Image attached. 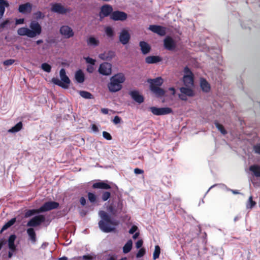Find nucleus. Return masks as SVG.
Here are the masks:
<instances>
[{
	"label": "nucleus",
	"instance_id": "obj_39",
	"mask_svg": "<svg viewBox=\"0 0 260 260\" xmlns=\"http://www.w3.org/2000/svg\"><path fill=\"white\" fill-rule=\"evenodd\" d=\"M41 68L43 71L49 73L51 71L52 67L49 63L44 62L41 64Z\"/></svg>",
	"mask_w": 260,
	"mask_h": 260
},
{
	"label": "nucleus",
	"instance_id": "obj_32",
	"mask_svg": "<svg viewBox=\"0 0 260 260\" xmlns=\"http://www.w3.org/2000/svg\"><path fill=\"white\" fill-rule=\"evenodd\" d=\"M249 171H251L253 175L257 177H260V165H253L249 167Z\"/></svg>",
	"mask_w": 260,
	"mask_h": 260
},
{
	"label": "nucleus",
	"instance_id": "obj_62",
	"mask_svg": "<svg viewBox=\"0 0 260 260\" xmlns=\"http://www.w3.org/2000/svg\"><path fill=\"white\" fill-rule=\"evenodd\" d=\"M9 251L14 253L17 251V245L8 246Z\"/></svg>",
	"mask_w": 260,
	"mask_h": 260
},
{
	"label": "nucleus",
	"instance_id": "obj_14",
	"mask_svg": "<svg viewBox=\"0 0 260 260\" xmlns=\"http://www.w3.org/2000/svg\"><path fill=\"white\" fill-rule=\"evenodd\" d=\"M127 18V14L125 12L119 10H115L113 11L110 19L114 21H123Z\"/></svg>",
	"mask_w": 260,
	"mask_h": 260
},
{
	"label": "nucleus",
	"instance_id": "obj_3",
	"mask_svg": "<svg viewBox=\"0 0 260 260\" xmlns=\"http://www.w3.org/2000/svg\"><path fill=\"white\" fill-rule=\"evenodd\" d=\"M42 31L41 24L37 21L32 20L29 24V28L24 26L19 28L17 32L20 36H26L29 38H34L40 36Z\"/></svg>",
	"mask_w": 260,
	"mask_h": 260
},
{
	"label": "nucleus",
	"instance_id": "obj_26",
	"mask_svg": "<svg viewBox=\"0 0 260 260\" xmlns=\"http://www.w3.org/2000/svg\"><path fill=\"white\" fill-rule=\"evenodd\" d=\"M181 93L186 95L189 97H192L194 95V92L193 90L189 87H181L179 88Z\"/></svg>",
	"mask_w": 260,
	"mask_h": 260
},
{
	"label": "nucleus",
	"instance_id": "obj_16",
	"mask_svg": "<svg viewBox=\"0 0 260 260\" xmlns=\"http://www.w3.org/2000/svg\"><path fill=\"white\" fill-rule=\"evenodd\" d=\"M128 94L134 101L139 104L143 103L144 101L143 95L138 90L134 89L131 90L129 91Z\"/></svg>",
	"mask_w": 260,
	"mask_h": 260
},
{
	"label": "nucleus",
	"instance_id": "obj_43",
	"mask_svg": "<svg viewBox=\"0 0 260 260\" xmlns=\"http://www.w3.org/2000/svg\"><path fill=\"white\" fill-rule=\"evenodd\" d=\"M214 124L216 127L222 134L225 135L227 134V131L222 124H220L217 121H215Z\"/></svg>",
	"mask_w": 260,
	"mask_h": 260
},
{
	"label": "nucleus",
	"instance_id": "obj_18",
	"mask_svg": "<svg viewBox=\"0 0 260 260\" xmlns=\"http://www.w3.org/2000/svg\"><path fill=\"white\" fill-rule=\"evenodd\" d=\"M32 9V5L27 2L19 5L18 10L21 14H28L31 13Z\"/></svg>",
	"mask_w": 260,
	"mask_h": 260
},
{
	"label": "nucleus",
	"instance_id": "obj_48",
	"mask_svg": "<svg viewBox=\"0 0 260 260\" xmlns=\"http://www.w3.org/2000/svg\"><path fill=\"white\" fill-rule=\"evenodd\" d=\"M146 253L145 249L144 248H140L136 253L137 258H141L143 257Z\"/></svg>",
	"mask_w": 260,
	"mask_h": 260
},
{
	"label": "nucleus",
	"instance_id": "obj_40",
	"mask_svg": "<svg viewBox=\"0 0 260 260\" xmlns=\"http://www.w3.org/2000/svg\"><path fill=\"white\" fill-rule=\"evenodd\" d=\"M215 186H219L221 189H225L227 191H228V189L230 188H229L225 184L223 183H220V184H215L213 185H212L207 191L206 192L205 196L208 193V192L210 191V189L214 188Z\"/></svg>",
	"mask_w": 260,
	"mask_h": 260
},
{
	"label": "nucleus",
	"instance_id": "obj_22",
	"mask_svg": "<svg viewBox=\"0 0 260 260\" xmlns=\"http://www.w3.org/2000/svg\"><path fill=\"white\" fill-rule=\"evenodd\" d=\"M139 46L140 47L141 52L143 55L148 54L151 51V46L145 41H140L139 42Z\"/></svg>",
	"mask_w": 260,
	"mask_h": 260
},
{
	"label": "nucleus",
	"instance_id": "obj_10",
	"mask_svg": "<svg viewBox=\"0 0 260 260\" xmlns=\"http://www.w3.org/2000/svg\"><path fill=\"white\" fill-rule=\"evenodd\" d=\"M164 47L169 51H175L177 48V41L172 37L167 36L164 40Z\"/></svg>",
	"mask_w": 260,
	"mask_h": 260
},
{
	"label": "nucleus",
	"instance_id": "obj_31",
	"mask_svg": "<svg viewBox=\"0 0 260 260\" xmlns=\"http://www.w3.org/2000/svg\"><path fill=\"white\" fill-rule=\"evenodd\" d=\"M23 127V123L22 121L17 122L15 125L10 128L8 132V133L15 134L19 132Z\"/></svg>",
	"mask_w": 260,
	"mask_h": 260
},
{
	"label": "nucleus",
	"instance_id": "obj_59",
	"mask_svg": "<svg viewBox=\"0 0 260 260\" xmlns=\"http://www.w3.org/2000/svg\"><path fill=\"white\" fill-rule=\"evenodd\" d=\"M107 53L106 52L103 53H101L99 55V57L102 60H108L107 59Z\"/></svg>",
	"mask_w": 260,
	"mask_h": 260
},
{
	"label": "nucleus",
	"instance_id": "obj_44",
	"mask_svg": "<svg viewBox=\"0 0 260 260\" xmlns=\"http://www.w3.org/2000/svg\"><path fill=\"white\" fill-rule=\"evenodd\" d=\"M255 205L256 203L253 200L252 196H250L246 205L247 208L252 209Z\"/></svg>",
	"mask_w": 260,
	"mask_h": 260
},
{
	"label": "nucleus",
	"instance_id": "obj_12",
	"mask_svg": "<svg viewBox=\"0 0 260 260\" xmlns=\"http://www.w3.org/2000/svg\"><path fill=\"white\" fill-rule=\"evenodd\" d=\"M112 64L108 62H104L100 64L99 73L103 76H109L112 73Z\"/></svg>",
	"mask_w": 260,
	"mask_h": 260
},
{
	"label": "nucleus",
	"instance_id": "obj_20",
	"mask_svg": "<svg viewBox=\"0 0 260 260\" xmlns=\"http://www.w3.org/2000/svg\"><path fill=\"white\" fill-rule=\"evenodd\" d=\"M74 79L77 83H83L85 80V75L83 71L81 69H78L75 72Z\"/></svg>",
	"mask_w": 260,
	"mask_h": 260
},
{
	"label": "nucleus",
	"instance_id": "obj_41",
	"mask_svg": "<svg viewBox=\"0 0 260 260\" xmlns=\"http://www.w3.org/2000/svg\"><path fill=\"white\" fill-rule=\"evenodd\" d=\"M34 18L36 20V21H38L40 19H43L45 17V15L44 13H42L40 11H38L34 13Z\"/></svg>",
	"mask_w": 260,
	"mask_h": 260
},
{
	"label": "nucleus",
	"instance_id": "obj_53",
	"mask_svg": "<svg viewBox=\"0 0 260 260\" xmlns=\"http://www.w3.org/2000/svg\"><path fill=\"white\" fill-rule=\"evenodd\" d=\"M121 118L119 116L116 115L114 116L113 119V122L115 124H117L121 122Z\"/></svg>",
	"mask_w": 260,
	"mask_h": 260
},
{
	"label": "nucleus",
	"instance_id": "obj_50",
	"mask_svg": "<svg viewBox=\"0 0 260 260\" xmlns=\"http://www.w3.org/2000/svg\"><path fill=\"white\" fill-rule=\"evenodd\" d=\"M103 137L107 140H111L112 139V137L111 134L106 131L103 132Z\"/></svg>",
	"mask_w": 260,
	"mask_h": 260
},
{
	"label": "nucleus",
	"instance_id": "obj_28",
	"mask_svg": "<svg viewBox=\"0 0 260 260\" xmlns=\"http://www.w3.org/2000/svg\"><path fill=\"white\" fill-rule=\"evenodd\" d=\"M9 7V3L7 0H0V19L2 18L5 12L6 8Z\"/></svg>",
	"mask_w": 260,
	"mask_h": 260
},
{
	"label": "nucleus",
	"instance_id": "obj_51",
	"mask_svg": "<svg viewBox=\"0 0 260 260\" xmlns=\"http://www.w3.org/2000/svg\"><path fill=\"white\" fill-rule=\"evenodd\" d=\"M138 226L137 225L134 224L131 226L130 229L129 230L128 233L130 234H134L136 232H138Z\"/></svg>",
	"mask_w": 260,
	"mask_h": 260
},
{
	"label": "nucleus",
	"instance_id": "obj_5",
	"mask_svg": "<svg viewBox=\"0 0 260 260\" xmlns=\"http://www.w3.org/2000/svg\"><path fill=\"white\" fill-rule=\"evenodd\" d=\"M59 80L57 78L53 77L51 79V82L63 89H68L71 83V81L66 73L65 69L61 68L59 71Z\"/></svg>",
	"mask_w": 260,
	"mask_h": 260
},
{
	"label": "nucleus",
	"instance_id": "obj_42",
	"mask_svg": "<svg viewBox=\"0 0 260 260\" xmlns=\"http://www.w3.org/2000/svg\"><path fill=\"white\" fill-rule=\"evenodd\" d=\"M160 253V248L159 245H157L155 246V249L153 253V259L156 260L159 258Z\"/></svg>",
	"mask_w": 260,
	"mask_h": 260
},
{
	"label": "nucleus",
	"instance_id": "obj_8",
	"mask_svg": "<svg viewBox=\"0 0 260 260\" xmlns=\"http://www.w3.org/2000/svg\"><path fill=\"white\" fill-rule=\"evenodd\" d=\"M59 207V204L58 202L50 200L45 202L39 208V210L41 213H44L53 209H58Z\"/></svg>",
	"mask_w": 260,
	"mask_h": 260
},
{
	"label": "nucleus",
	"instance_id": "obj_25",
	"mask_svg": "<svg viewBox=\"0 0 260 260\" xmlns=\"http://www.w3.org/2000/svg\"><path fill=\"white\" fill-rule=\"evenodd\" d=\"M86 42L88 46L93 47H96L100 44L99 39L92 36H90L87 38Z\"/></svg>",
	"mask_w": 260,
	"mask_h": 260
},
{
	"label": "nucleus",
	"instance_id": "obj_46",
	"mask_svg": "<svg viewBox=\"0 0 260 260\" xmlns=\"http://www.w3.org/2000/svg\"><path fill=\"white\" fill-rule=\"evenodd\" d=\"M84 59L86 62L88 64V65L94 66L95 64V59H93L92 58L89 56L84 57Z\"/></svg>",
	"mask_w": 260,
	"mask_h": 260
},
{
	"label": "nucleus",
	"instance_id": "obj_27",
	"mask_svg": "<svg viewBox=\"0 0 260 260\" xmlns=\"http://www.w3.org/2000/svg\"><path fill=\"white\" fill-rule=\"evenodd\" d=\"M26 233L29 239L32 243H35L37 241L36 233L35 230L32 228H29L26 230Z\"/></svg>",
	"mask_w": 260,
	"mask_h": 260
},
{
	"label": "nucleus",
	"instance_id": "obj_34",
	"mask_svg": "<svg viewBox=\"0 0 260 260\" xmlns=\"http://www.w3.org/2000/svg\"><path fill=\"white\" fill-rule=\"evenodd\" d=\"M87 197L89 202L92 204H95L98 202V196L94 192H88Z\"/></svg>",
	"mask_w": 260,
	"mask_h": 260
},
{
	"label": "nucleus",
	"instance_id": "obj_64",
	"mask_svg": "<svg viewBox=\"0 0 260 260\" xmlns=\"http://www.w3.org/2000/svg\"><path fill=\"white\" fill-rule=\"evenodd\" d=\"M7 243V240L4 238H1L0 239V250L2 249L3 247Z\"/></svg>",
	"mask_w": 260,
	"mask_h": 260
},
{
	"label": "nucleus",
	"instance_id": "obj_6",
	"mask_svg": "<svg viewBox=\"0 0 260 260\" xmlns=\"http://www.w3.org/2000/svg\"><path fill=\"white\" fill-rule=\"evenodd\" d=\"M45 221V216L42 214H38L33 216L26 223V226L29 228H36L41 225Z\"/></svg>",
	"mask_w": 260,
	"mask_h": 260
},
{
	"label": "nucleus",
	"instance_id": "obj_56",
	"mask_svg": "<svg viewBox=\"0 0 260 260\" xmlns=\"http://www.w3.org/2000/svg\"><path fill=\"white\" fill-rule=\"evenodd\" d=\"M253 150L255 153L260 155V144H257L254 146Z\"/></svg>",
	"mask_w": 260,
	"mask_h": 260
},
{
	"label": "nucleus",
	"instance_id": "obj_4",
	"mask_svg": "<svg viewBox=\"0 0 260 260\" xmlns=\"http://www.w3.org/2000/svg\"><path fill=\"white\" fill-rule=\"evenodd\" d=\"M125 80V78L122 73H119L113 75L110 78V82L107 84L109 91L111 93L120 91L122 88V84Z\"/></svg>",
	"mask_w": 260,
	"mask_h": 260
},
{
	"label": "nucleus",
	"instance_id": "obj_52",
	"mask_svg": "<svg viewBox=\"0 0 260 260\" xmlns=\"http://www.w3.org/2000/svg\"><path fill=\"white\" fill-rule=\"evenodd\" d=\"M90 127L92 131L94 133H96L99 131V126L95 124H91Z\"/></svg>",
	"mask_w": 260,
	"mask_h": 260
},
{
	"label": "nucleus",
	"instance_id": "obj_15",
	"mask_svg": "<svg viewBox=\"0 0 260 260\" xmlns=\"http://www.w3.org/2000/svg\"><path fill=\"white\" fill-rule=\"evenodd\" d=\"M148 29L160 36H164L166 34V27L159 25H150Z\"/></svg>",
	"mask_w": 260,
	"mask_h": 260
},
{
	"label": "nucleus",
	"instance_id": "obj_23",
	"mask_svg": "<svg viewBox=\"0 0 260 260\" xmlns=\"http://www.w3.org/2000/svg\"><path fill=\"white\" fill-rule=\"evenodd\" d=\"M145 60L148 64H155L161 62L162 58L158 55H149L145 58Z\"/></svg>",
	"mask_w": 260,
	"mask_h": 260
},
{
	"label": "nucleus",
	"instance_id": "obj_60",
	"mask_svg": "<svg viewBox=\"0 0 260 260\" xmlns=\"http://www.w3.org/2000/svg\"><path fill=\"white\" fill-rule=\"evenodd\" d=\"M79 202H80V204L82 206H85L86 205V202H87L86 199L84 197H82L80 198V199L79 200Z\"/></svg>",
	"mask_w": 260,
	"mask_h": 260
},
{
	"label": "nucleus",
	"instance_id": "obj_17",
	"mask_svg": "<svg viewBox=\"0 0 260 260\" xmlns=\"http://www.w3.org/2000/svg\"><path fill=\"white\" fill-rule=\"evenodd\" d=\"M149 90L153 93L154 96L159 99H161L163 97H166V91L160 87H152V86H149Z\"/></svg>",
	"mask_w": 260,
	"mask_h": 260
},
{
	"label": "nucleus",
	"instance_id": "obj_30",
	"mask_svg": "<svg viewBox=\"0 0 260 260\" xmlns=\"http://www.w3.org/2000/svg\"><path fill=\"white\" fill-rule=\"evenodd\" d=\"M41 212H40L38 209H29V210H26L24 217L25 218L30 217L32 216H35L36 215L38 214H41Z\"/></svg>",
	"mask_w": 260,
	"mask_h": 260
},
{
	"label": "nucleus",
	"instance_id": "obj_24",
	"mask_svg": "<svg viewBox=\"0 0 260 260\" xmlns=\"http://www.w3.org/2000/svg\"><path fill=\"white\" fill-rule=\"evenodd\" d=\"M200 85L203 92L208 93L210 91L211 89L210 85L205 78H201Z\"/></svg>",
	"mask_w": 260,
	"mask_h": 260
},
{
	"label": "nucleus",
	"instance_id": "obj_2",
	"mask_svg": "<svg viewBox=\"0 0 260 260\" xmlns=\"http://www.w3.org/2000/svg\"><path fill=\"white\" fill-rule=\"evenodd\" d=\"M92 187L93 189L108 190V191H103L102 193L101 198L104 202L110 199L112 194L117 195L118 192V188L117 185L112 182H108L107 180H98L92 184Z\"/></svg>",
	"mask_w": 260,
	"mask_h": 260
},
{
	"label": "nucleus",
	"instance_id": "obj_21",
	"mask_svg": "<svg viewBox=\"0 0 260 260\" xmlns=\"http://www.w3.org/2000/svg\"><path fill=\"white\" fill-rule=\"evenodd\" d=\"M147 82L149 84V86L160 87L162 85L164 80L161 77H157L154 79H148Z\"/></svg>",
	"mask_w": 260,
	"mask_h": 260
},
{
	"label": "nucleus",
	"instance_id": "obj_37",
	"mask_svg": "<svg viewBox=\"0 0 260 260\" xmlns=\"http://www.w3.org/2000/svg\"><path fill=\"white\" fill-rule=\"evenodd\" d=\"M105 33L107 37L109 38H112L115 35L114 29L111 26L106 27L105 28Z\"/></svg>",
	"mask_w": 260,
	"mask_h": 260
},
{
	"label": "nucleus",
	"instance_id": "obj_1",
	"mask_svg": "<svg viewBox=\"0 0 260 260\" xmlns=\"http://www.w3.org/2000/svg\"><path fill=\"white\" fill-rule=\"evenodd\" d=\"M110 213L108 214L103 210L99 212V215L101 218L98 224L100 230L106 233L113 232L116 227L118 225L119 221L111 216H116L121 213H125L126 211L123 208V200L118 197L117 200H113L107 208Z\"/></svg>",
	"mask_w": 260,
	"mask_h": 260
},
{
	"label": "nucleus",
	"instance_id": "obj_45",
	"mask_svg": "<svg viewBox=\"0 0 260 260\" xmlns=\"http://www.w3.org/2000/svg\"><path fill=\"white\" fill-rule=\"evenodd\" d=\"M12 21L9 18H7L0 23V28H4L10 25Z\"/></svg>",
	"mask_w": 260,
	"mask_h": 260
},
{
	"label": "nucleus",
	"instance_id": "obj_33",
	"mask_svg": "<svg viewBox=\"0 0 260 260\" xmlns=\"http://www.w3.org/2000/svg\"><path fill=\"white\" fill-rule=\"evenodd\" d=\"M133 247V241L132 239H129L125 243L122 248L123 253L124 254L128 253L131 251Z\"/></svg>",
	"mask_w": 260,
	"mask_h": 260
},
{
	"label": "nucleus",
	"instance_id": "obj_61",
	"mask_svg": "<svg viewBox=\"0 0 260 260\" xmlns=\"http://www.w3.org/2000/svg\"><path fill=\"white\" fill-rule=\"evenodd\" d=\"M187 95L185 94H184L183 93H180L178 94V98L182 101H186L187 100Z\"/></svg>",
	"mask_w": 260,
	"mask_h": 260
},
{
	"label": "nucleus",
	"instance_id": "obj_54",
	"mask_svg": "<svg viewBox=\"0 0 260 260\" xmlns=\"http://www.w3.org/2000/svg\"><path fill=\"white\" fill-rule=\"evenodd\" d=\"M46 42L50 45L55 44L56 43V39L53 37H51L46 39Z\"/></svg>",
	"mask_w": 260,
	"mask_h": 260
},
{
	"label": "nucleus",
	"instance_id": "obj_36",
	"mask_svg": "<svg viewBox=\"0 0 260 260\" xmlns=\"http://www.w3.org/2000/svg\"><path fill=\"white\" fill-rule=\"evenodd\" d=\"M79 95L85 99H92L93 98V95L89 92L85 90H80Z\"/></svg>",
	"mask_w": 260,
	"mask_h": 260
},
{
	"label": "nucleus",
	"instance_id": "obj_49",
	"mask_svg": "<svg viewBox=\"0 0 260 260\" xmlns=\"http://www.w3.org/2000/svg\"><path fill=\"white\" fill-rule=\"evenodd\" d=\"M15 61L14 59H8L4 60L3 63L4 66H9L13 64L15 62Z\"/></svg>",
	"mask_w": 260,
	"mask_h": 260
},
{
	"label": "nucleus",
	"instance_id": "obj_13",
	"mask_svg": "<svg viewBox=\"0 0 260 260\" xmlns=\"http://www.w3.org/2000/svg\"><path fill=\"white\" fill-rule=\"evenodd\" d=\"M59 34L66 39H70L74 36L73 29L69 25H63L60 26Z\"/></svg>",
	"mask_w": 260,
	"mask_h": 260
},
{
	"label": "nucleus",
	"instance_id": "obj_58",
	"mask_svg": "<svg viewBox=\"0 0 260 260\" xmlns=\"http://www.w3.org/2000/svg\"><path fill=\"white\" fill-rule=\"evenodd\" d=\"M94 66L87 65L86 68L87 72L89 73H92L94 70Z\"/></svg>",
	"mask_w": 260,
	"mask_h": 260
},
{
	"label": "nucleus",
	"instance_id": "obj_9",
	"mask_svg": "<svg viewBox=\"0 0 260 260\" xmlns=\"http://www.w3.org/2000/svg\"><path fill=\"white\" fill-rule=\"evenodd\" d=\"M50 6L51 11L58 14L64 15L71 11L70 8L64 7L61 3H53L51 4Z\"/></svg>",
	"mask_w": 260,
	"mask_h": 260
},
{
	"label": "nucleus",
	"instance_id": "obj_35",
	"mask_svg": "<svg viewBox=\"0 0 260 260\" xmlns=\"http://www.w3.org/2000/svg\"><path fill=\"white\" fill-rule=\"evenodd\" d=\"M184 72L186 74V75H185L184 76L185 78H188L189 80V83H191V84H193V79L191 77L192 74L190 70V69L187 66H186L184 68Z\"/></svg>",
	"mask_w": 260,
	"mask_h": 260
},
{
	"label": "nucleus",
	"instance_id": "obj_29",
	"mask_svg": "<svg viewBox=\"0 0 260 260\" xmlns=\"http://www.w3.org/2000/svg\"><path fill=\"white\" fill-rule=\"evenodd\" d=\"M17 218L16 217H13L11 218L10 220H9L8 221L6 222L5 224L2 226L1 231L0 233H2L4 231H6L9 228L11 227L12 225H13L15 222H16Z\"/></svg>",
	"mask_w": 260,
	"mask_h": 260
},
{
	"label": "nucleus",
	"instance_id": "obj_63",
	"mask_svg": "<svg viewBox=\"0 0 260 260\" xmlns=\"http://www.w3.org/2000/svg\"><path fill=\"white\" fill-rule=\"evenodd\" d=\"M134 173L137 175L142 174L144 173V171L138 168H136L134 169Z\"/></svg>",
	"mask_w": 260,
	"mask_h": 260
},
{
	"label": "nucleus",
	"instance_id": "obj_19",
	"mask_svg": "<svg viewBox=\"0 0 260 260\" xmlns=\"http://www.w3.org/2000/svg\"><path fill=\"white\" fill-rule=\"evenodd\" d=\"M131 39V36L129 32L125 29H122L119 36L120 42L123 45H126Z\"/></svg>",
	"mask_w": 260,
	"mask_h": 260
},
{
	"label": "nucleus",
	"instance_id": "obj_55",
	"mask_svg": "<svg viewBox=\"0 0 260 260\" xmlns=\"http://www.w3.org/2000/svg\"><path fill=\"white\" fill-rule=\"evenodd\" d=\"M143 244V241L142 239L138 240L136 243V247L137 249L141 248Z\"/></svg>",
	"mask_w": 260,
	"mask_h": 260
},
{
	"label": "nucleus",
	"instance_id": "obj_7",
	"mask_svg": "<svg viewBox=\"0 0 260 260\" xmlns=\"http://www.w3.org/2000/svg\"><path fill=\"white\" fill-rule=\"evenodd\" d=\"M149 110L151 113L156 116H161L170 114L173 113V110L168 107H157L155 106L150 107Z\"/></svg>",
	"mask_w": 260,
	"mask_h": 260
},
{
	"label": "nucleus",
	"instance_id": "obj_11",
	"mask_svg": "<svg viewBox=\"0 0 260 260\" xmlns=\"http://www.w3.org/2000/svg\"><path fill=\"white\" fill-rule=\"evenodd\" d=\"M113 11V7L110 5L105 4L102 6L101 7L99 12L100 20H102L105 17H109L110 18Z\"/></svg>",
	"mask_w": 260,
	"mask_h": 260
},
{
	"label": "nucleus",
	"instance_id": "obj_57",
	"mask_svg": "<svg viewBox=\"0 0 260 260\" xmlns=\"http://www.w3.org/2000/svg\"><path fill=\"white\" fill-rule=\"evenodd\" d=\"M24 23V18H16L15 19V24L16 25L23 24Z\"/></svg>",
	"mask_w": 260,
	"mask_h": 260
},
{
	"label": "nucleus",
	"instance_id": "obj_38",
	"mask_svg": "<svg viewBox=\"0 0 260 260\" xmlns=\"http://www.w3.org/2000/svg\"><path fill=\"white\" fill-rule=\"evenodd\" d=\"M17 238V236L15 234H12L10 235L8 240H7L8 243V246H14L16 245L15 243L16 239Z\"/></svg>",
	"mask_w": 260,
	"mask_h": 260
},
{
	"label": "nucleus",
	"instance_id": "obj_47",
	"mask_svg": "<svg viewBox=\"0 0 260 260\" xmlns=\"http://www.w3.org/2000/svg\"><path fill=\"white\" fill-rule=\"evenodd\" d=\"M106 53L108 61L111 60L116 55L115 52L113 50H109Z\"/></svg>",
	"mask_w": 260,
	"mask_h": 260
}]
</instances>
